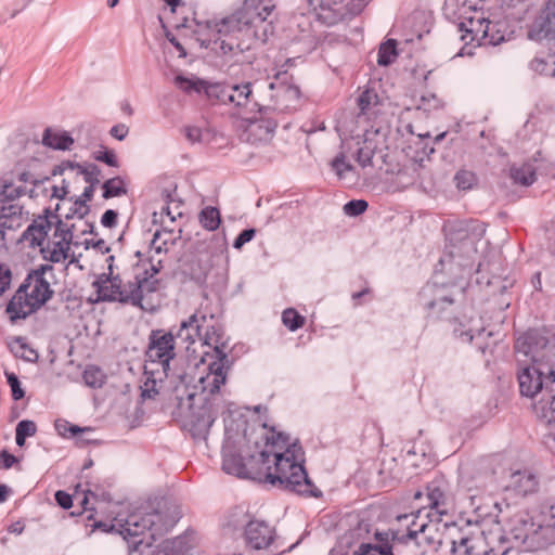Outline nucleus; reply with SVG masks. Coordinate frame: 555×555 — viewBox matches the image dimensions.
I'll return each mask as SVG.
<instances>
[{"instance_id": "58", "label": "nucleus", "mask_w": 555, "mask_h": 555, "mask_svg": "<svg viewBox=\"0 0 555 555\" xmlns=\"http://www.w3.org/2000/svg\"><path fill=\"white\" fill-rule=\"evenodd\" d=\"M256 235V230L254 228H248L243 230L234 240L233 247L235 249H241L245 244L249 243Z\"/></svg>"}, {"instance_id": "31", "label": "nucleus", "mask_w": 555, "mask_h": 555, "mask_svg": "<svg viewBox=\"0 0 555 555\" xmlns=\"http://www.w3.org/2000/svg\"><path fill=\"white\" fill-rule=\"evenodd\" d=\"M204 93L211 102L230 104L231 85L207 82Z\"/></svg>"}, {"instance_id": "8", "label": "nucleus", "mask_w": 555, "mask_h": 555, "mask_svg": "<svg viewBox=\"0 0 555 555\" xmlns=\"http://www.w3.org/2000/svg\"><path fill=\"white\" fill-rule=\"evenodd\" d=\"M427 524H422L418 529L408 528L406 532L398 529L376 530L374 543H361L352 555H399L400 545H406L416 540L418 533L424 532Z\"/></svg>"}, {"instance_id": "1", "label": "nucleus", "mask_w": 555, "mask_h": 555, "mask_svg": "<svg viewBox=\"0 0 555 555\" xmlns=\"http://www.w3.org/2000/svg\"><path fill=\"white\" fill-rule=\"evenodd\" d=\"M275 4L273 0H244L241 11L220 18L197 21L184 17L176 28L192 29L202 48L210 49L223 59V64H253L256 59L254 47L266 43L270 24H264Z\"/></svg>"}, {"instance_id": "29", "label": "nucleus", "mask_w": 555, "mask_h": 555, "mask_svg": "<svg viewBox=\"0 0 555 555\" xmlns=\"http://www.w3.org/2000/svg\"><path fill=\"white\" fill-rule=\"evenodd\" d=\"M79 169V173L83 176V180L89 183L82 192V196L86 198H92L94 193V186L100 182L101 169L95 164H90L87 167L76 164Z\"/></svg>"}, {"instance_id": "50", "label": "nucleus", "mask_w": 555, "mask_h": 555, "mask_svg": "<svg viewBox=\"0 0 555 555\" xmlns=\"http://www.w3.org/2000/svg\"><path fill=\"white\" fill-rule=\"evenodd\" d=\"M15 343L18 345V348L21 350V352H15L17 357H21L23 360L27 362H36L38 360V352L27 345L25 338L16 337Z\"/></svg>"}, {"instance_id": "28", "label": "nucleus", "mask_w": 555, "mask_h": 555, "mask_svg": "<svg viewBox=\"0 0 555 555\" xmlns=\"http://www.w3.org/2000/svg\"><path fill=\"white\" fill-rule=\"evenodd\" d=\"M104 282L107 284L109 283V286L114 292H116V295L119 296L118 302L120 304H130V305H137L140 302V297L138 295L139 285L135 286V293H127L126 288H122V280L119 274L113 275V276H106L104 278Z\"/></svg>"}, {"instance_id": "34", "label": "nucleus", "mask_w": 555, "mask_h": 555, "mask_svg": "<svg viewBox=\"0 0 555 555\" xmlns=\"http://www.w3.org/2000/svg\"><path fill=\"white\" fill-rule=\"evenodd\" d=\"M103 198L108 199L127 194V186L124 178L116 176L107 179L103 184Z\"/></svg>"}, {"instance_id": "5", "label": "nucleus", "mask_w": 555, "mask_h": 555, "mask_svg": "<svg viewBox=\"0 0 555 555\" xmlns=\"http://www.w3.org/2000/svg\"><path fill=\"white\" fill-rule=\"evenodd\" d=\"M517 380L521 396L534 398L541 393L543 414L550 412V402L555 397V361L520 364L518 360Z\"/></svg>"}, {"instance_id": "36", "label": "nucleus", "mask_w": 555, "mask_h": 555, "mask_svg": "<svg viewBox=\"0 0 555 555\" xmlns=\"http://www.w3.org/2000/svg\"><path fill=\"white\" fill-rule=\"evenodd\" d=\"M49 217L52 222L53 220L55 221L54 237H59V242H64L67 243V245H70L73 241L74 224L68 225L57 214L52 212L51 210Z\"/></svg>"}, {"instance_id": "17", "label": "nucleus", "mask_w": 555, "mask_h": 555, "mask_svg": "<svg viewBox=\"0 0 555 555\" xmlns=\"http://www.w3.org/2000/svg\"><path fill=\"white\" fill-rule=\"evenodd\" d=\"M207 321L208 318L206 314L195 312L181 322L179 330L173 335L189 345H192L197 340H202L204 343V333L208 325Z\"/></svg>"}, {"instance_id": "3", "label": "nucleus", "mask_w": 555, "mask_h": 555, "mask_svg": "<svg viewBox=\"0 0 555 555\" xmlns=\"http://www.w3.org/2000/svg\"><path fill=\"white\" fill-rule=\"evenodd\" d=\"M443 14L456 25L461 40L466 43L495 47L505 40L504 33L495 29L496 25L485 15L482 9L467 7L466 0H446Z\"/></svg>"}, {"instance_id": "11", "label": "nucleus", "mask_w": 555, "mask_h": 555, "mask_svg": "<svg viewBox=\"0 0 555 555\" xmlns=\"http://www.w3.org/2000/svg\"><path fill=\"white\" fill-rule=\"evenodd\" d=\"M535 524L526 516H515L509 522L507 532L500 534L498 538L499 545L491 547L485 552V555H509L514 552L513 542L522 544L527 540H531V531Z\"/></svg>"}, {"instance_id": "40", "label": "nucleus", "mask_w": 555, "mask_h": 555, "mask_svg": "<svg viewBox=\"0 0 555 555\" xmlns=\"http://www.w3.org/2000/svg\"><path fill=\"white\" fill-rule=\"evenodd\" d=\"M147 271L143 273V275L137 274L133 281H129L122 288L127 289V293H135V286L139 285L138 295L140 297V302L133 305L137 308H140L143 311H153V308H147L143 305V283H147Z\"/></svg>"}, {"instance_id": "16", "label": "nucleus", "mask_w": 555, "mask_h": 555, "mask_svg": "<svg viewBox=\"0 0 555 555\" xmlns=\"http://www.w3.org/2000/svg\"><path fill=\"white\" fill-rule=\"evenodd\" d=\"M274 529L263 520L251 519L244 531L247 546L254 550L269 547L274 541Z\"/></svg>"}, {"instance_id": "41", "label": "nucleus", "mask_w": 555, "mask_h": 555, "mask_svg": "<svg viewBox=\"0 0 555 555\" xmlns=\"http://www.w3.org/2000/svg\"><path fill=\"white\" fill-rule=\"evenodd\" d=\"M93 286L96 289V301H118L119 296L116 295V292H114L106 282H104V278L99 276V279L93 282Z\"/></svg>"}, {"instance_id": "60", "label": "nucleus", "mask_w": 555, "mask_h": 555, "mask_svg": "<svg viewBox=\"0 0 555 555\" xmlns=\"http://www.w3.org/2000/svg\"><path fill=\"white\" fill-rule=\"evenodd\" d=\"M544 417L547 420L548 437L555 441V396L550 402V412L544 413Z\"/></svg>"}, {"instance_id": "35", "label": "nucleus", "mask_w": 555, "mask_h": 555, "mask_svg": "<svg viewBox=\"0 0 555 555\" xmlns=\"http://www.w3.org/2000/svg\"><path fill=\"white\" fill-rule=\"evenodd\" d=\"M397 55V41L395 39H387L379 46L377 64L379 66H388L395 62Z\"/></svg>"}, {"instance_id": "43", "label": "nucleus", "mask_w": 555, "mask_h": 555, "mask_svg": "<svg viewBox=\"0 0 555 555\" xmlns=\"http://www.w3.org/2000/svg\"><path fill=\"white\" fill-rule=\"evenodd\" d=\"M144 375L146 379L141 386V397L143 400L154 399L158 395L157 383L153 377V371L149 370V364L144 365Z\"/></svg>"}, {"instance_id": "27", "label": "nucleus", "mask_w": 555, "mask_h": 555, "mask_svg": "<svg viewBox=\"0 0 555 555\" xmlns=\"http://www.w3.org/2000/svg\"><path fill=\"white\" fill-rule=\"evenodd\" d=\"M428 507L434 509L439 516L447 515V499L444 491L436 483H428L427 488Z\"/></svg>"}, {"instance_id": "59", "label": "nucleus", "mask_w": 555, "mask_h": 555, "mask_svg": "<svg viewBox=\"0 0 555 555\" xmlns=\"http://www.w3.org/2000/svg\"><path fill=\"white\" fill-rule=\"evenodd\" d=\"M540 519L550 524H555V501H548L542 505Z\"/></svg>"}, {"instance_id": "54", "label": "nucleus", "mask_w": 555, "mask_h": 555, "mask_svg": "<svg viewBox=\"0 0 555 555\" xmlns=\"http://www.w3.org/2000/svg\"><path fill=\"white\" fill-rule=\"evenodd\" d=\"M374 154V150L370 146L360 147L357 151L356 160L362 168L373 166Z\"/></svg>"}, {"instance_id": "37", "label": "nucleus", "mask_w": 555, "mask_h": 555, "mask_svg": "<svg viewBox=\"0 0 555 555\" xmlns=\"http://www.w3.org/2000/svg\"><path fill=\"white\" fill-rule=\"evenodd\" d=\"M82 378L88 387L101 388L106 380V375L99 366L87 365L82 373Z\"/></svg>"}, {"instance_id": "15", "label": "nucleus", "mask_w": 555, "mask_h": 555, "mask_svg": "<svg viewBox=\"0 0 555 555\" xmlns=\"http://www.w3.org/2000/svg\"><path fill=\"white\" fill-rule=\"evenodd\" d=\"M528 38L555 44V0H547L528 29Z\"/></svg>"}, {"instance_id": "10", "label": "nucleus", "mask_w": 555, "mask_h": 555, "mask_svg": "<svg viewBox=\"0 0 555 555\" xmlns=\"http://www.w3.org/2000/svg\"><path fill=\"white\" fill-rule=\"evenodd\" d=\"M514 349L530 362H555V336L546 328L528 330L516 339Z\"/></svg>"}, {"instance_id": "48", "label": "nucleus", "mask_w": 555, "mask_h": 555, "mask_svg": "<svg viewBox=\"0 0 555 555\" xmlns=\"http://www.w3.org/2000/svg\"><path fill=\"white\" fill-rule=\"evenodd\" d=\"M7 383L11 388V395L14 401L22 400L25 397V390L22 388L17 375L13 372H4Z\"/></svg>"}, {"instance_id": "45", "label": "nucleus", "mask_w": 555, "mask_h": 555, "mask_svg": "<svg viewBox=\"0 0 555 555\" xmlns=\"http://www.w3.org/2000/svg\"><path fill=\"white\" fill-rule=\"evenodd\" d=\"M530 68L541 75H551L555 77V57L551 56L550 60L534 57L530 62Z\"/></svg>"}, {"instance_id": "33", "label": "nucleus", "mask_w": 555, "mask_h": 555, "mask_svg": "<svg viewBox=\"0 0 555 555\" xmlns=\"http://www.w3.org/2000/svg\"><path fill=\"white\" fill-rule=\"evenodd\" d=\"M201 225L208 231H216L220 223L221 217L218 208L206 206L198 215Z\"/></svg>"}, {"instance_id": "62", "label": "nucleus", "mask_w": 555, "mask_h": 555, "mask_svg": "<svg viewBox=\"0 0 555 555\" xmlns=\"http://www.w3.org/2000/svg\"><path fill=\"white\" fill-rule=\"evenodd\" d=\"M54 499L63 509H69L73 506V496L64 490H57L54 493Z\"/></svg>"}, {"instance_id": "19", "label": "nucleus", "mask_w": 555, "mask_h": 555, "mask_svg": "<svg viewBox=\"0 0 555 555\" xmlns=\"http://www.w3.org/2000/svg\"><path fill=\"white\" fill-rule=\"evenodd\" d=\"M49 214L50 209L46 208L44 215L35 219L23 232L22 238L29 242L31 247L41 246L44 243L52 227Z\"/></svg>"}, {"instance_id": "13", "label": "nucleus", "mask_w": 555, "mask_h": 555, "mask_svg": "<svg viewBox=\"0 0 555 555\" xmlns=\"http://www.w3.org/2000/svg\"><path fill=\"white\" fill-rule=\"evenodd\" d=\"M216 395L202 389L203 404L197 410H193L189 422L190 433L194 439L205 440L218 416L219 409L215 402L217 400Z\"/></svg>"}, {"instance_id": "52", "label": "nucleus", "mask_w": 555, "mask_h": 555, "mask_svg": "<svg viewBox=\"0 0 555 555\" xmlns=\"http://www.w3.org/2000/svg\"><path fill=\"white\" fill-rule=\"evenodd\" d=\"M91 199L92 198L83 197L82 194L76 197L74 202V207H72L69 212L65 215V218L70 219L77 215L80 219H82L89 211V206L87 205V202Z\"/></svg>"}, {"instance_id": "42", "label": "nucleus", "mask_w": 555, "mask_h": 555, "mask_svg": "<svg viewBox=\"0 0 555 555\" xmlns=\"http://www.w3.org/2000/svg\"><path fill=\"white\" fill-rule=\"evenodd\" d=\"M282 322L291 332H295L304 326L305 318L294 308H287L282 312Z\"/></svg>"}, {"instance_id": "56", "label": "nucleus", "mask_w": 555, "mask_h": 555, "mask_svg": "<svg viewBox=\"0 0 555 555\" xmlns=\"http://www.w3.org/2000/svg\"><path fill=\"white\" fill-rule=\"evenodd\" d=\"M472 540L467 537H462L460 542L452 541L451 552L454 554L470 555L473 546Z\"/></svg>"}, {"instance_id": "51", "label": "nucleus", "mask_w": 555, "mask_h": 555, "mask_svg": "<svg viewBox=\"0 0 555 555\" xmlns=\"http://www.w3.org/2000/svg\"><path fill=\"white\" fill-rule=\"evenodd\" d=\"M93 158L96 162L104 163L105 165H107L109 167L116 168L119 166V163H118L115 152L113 150H108L104 146H101V150L95 151L93 153Z\"/></svg>"}, {"instance_id": "24", "label": "nucleus", "mask_w": 555, "mask_h": 555, "mask_svg": "<svg viewBox=\"0 0 555 555\" xmlns=\"http://www.w3.org/2000/svg\"><path fill=\"white\" fill-rule=\"evenodd\" d=\"M531 544L537 548H546L555 544V524L539 520L531 531Z\"/></svg>"}, {"instance_id": "64", "label": "nucleus", "mask_w": 555, "mask_h": 555, "mask_svg": "<svg viewBox=\"0 0 555 555\" xmlns=\"http://www.w3.org/2000/svg\"><path fill=\"white\" fill-rule=\"evenodd\" d=\"M375 96L376 95L373 92L369 91V90L363 91L359 95L357 101H358V106H359L361 113H365L370 108L371 103H372V99L375 98Z\"/></svg>"}, {"instance_id": "53", "label": "nucleus", "mask_w": 555, "mask_h": 555, "mask_svg": "<svg viewBox=\"0 0 555 555\" xmlns=\"http://www.w3.org/2000/svg\"><path fill=\"white\" fill-rule=\"evenodd\" d=\"M453 334L463 343H472L475 338L472 326H468L462 322L455 323L453 327Z\"/></svg>"}, {"instance_id": "38", "label": "nucleus", "mask_w": 555, "mask_h": 555, "mask_svg": "<svg viewBox=\"0 0 555 555\" xmlns=\"http://www.w3.org/2000/svg\"><path fill=\"white\" fill-rule=\"evenodd\" d=\"M175 81H176L177 87L186 93L205 92V88H206V83H207L206 80H203L199 78H188L182 75H178L176 77Z\"/></svg>"}, {"instance_id": "14", "label": "nucleus", "mask_w": 555, "mask_h": 555, "mask_svg": "<svg viewBox=\"0 0 555 555\" xmlns=\"http://www.w3.org/2000/svg\"><path fill=\"white\" fill-rule=\"evenodd\" d=\"M418 299L428 317L436 319L448 318L447 310L454 304L453 298L446 295L442 287L430 283L421 289Z\"/></svg>"}, {"instance_id": "12", "label": "nucleus", "mask_w": 555, "mask_h": 555, "mask_svg": "<svg viewBox=\"0 0 555 555\" xmlns=\"http://www.w3.org/2000/svg\"><path fill=\"white\" fill-rule=\"evenodd\" d=\"M175 335L160 330L152 331L149 338L147 350L145 351L146 364L157 363L166 374L170 367V361L175 358Z\"/></svg>"}, {"instance_id": "21", "label": "nucleus", "mask_w": 555, "mask_h": 555, "mask_svg": "<svg viewBox=\"0 0 555 555\" xmlns=\"http://www.w3.org/2000/svg\"><path fill=\"white\" fill-rule=\"evenodd\" d=\"M253 516L245 505H236L230 508L223 516L222 526L230 530H244L251 521Z\"/></svg>"}, {"instance_id": "18", "label": "nucleus", "mask_w": 555, "mask_h": 555, "mask_svg": "<svg viewBox=\"0 0 555 555\" xmlns=\"http://www.w3.org/2000/svg\"><path fill=\"white\" fill-rule=\"evenodd\" d=\"M10 188H12V182L4 180L0 191V220L13 224V219L20 218L22 215V207L13 202L25 194V188L17 186L14 189V193H9Z\"/></svg>"}, {"instance_id": "57", "label": "nucleus", "mask_w": 555, "mask_h": 555, "mask_svg": "<svg viewBox=\"0 0 555 555\" xmlns=\"http://www.w3.org/2000/svg\"><path fill=\"white\" fill-rule=\"evenodd\" d=\"M12 282V271L9 266L0 263V296L10 288Z\"/></svg>"}, {"instance_id": "32", "label": "nucleus", "mask_w": 555, "mask_h": 555, "mask_svg": "<svg viewBox=\"0 0 555 555\" xmlns=\"http://www.w3.org/2000/svg\"><path fill=\"white\" fill-rule=\"evenodd\" d=\"M514 478V487L516 488L518 493L524 495L532 493L537 490L538 481L534 475L531 473H520L517 472L513 475Z\"/></svg>"}, {"instance_id": "22", "label": "nucleus", "mask_w": 555, "mask_h": 555, "mask_svg": "<svg viewBox=\"0 0 555 555\" xmlns=\"http://www.w3.org/2000/svg\"><path fill=\"white\" fill-rule=\"evenodd\" d=\"M270 89H278L276 96L283 103V109L296 111L300 106L301 92L299 87L291 83H280L276 86L274 82L269 85Z\"/></svg>"}, {"instance_id": "39", "label": "nucleus", "mask_w": 555, "mask_h": 555, "mask_svg": "<svg viewBox=\"0 0 555 555\" xmlns=\"http://www.w3.org/2000/svg\"><path fill=\"white\" fill-rule=\"evenodd\" d=\"M453 181L460 191H469L478 183L476 173L472 170L460 169L455 172Z\"/></svg>"}, {"instance_id": "49", "label": "nucleus", "mask_w": 555, "mask_h": 555, "mask_svg": "<svg viewBox=\"0 0 555 555\" xmlns=\"http://www.w3.org/2000/svg\"><path fill=\"white\" fill-rule=\"evenodd\" d=\"M369 203L365 199H351L347 202L343 210L346 216L358 217L366 211Z\"/></svg>"}, {"instance_id": "9", "label": "nucleus", "mask_w": 555, "mask_h": 555, "mask_svg": "<svg viewBox=\"0 0 555 555\" xmlns=\"http://www.w3.org/2000/svg\"><path fill=\"white\" fill-rule=\"evenodd\" d=\"M173 525L175 520L169 519L166 514L156 509L147 513H132L122 525L121 534L127 539L128 537L138 538L149 532L150 540L146 541V545H150L171 529Z\"/></svg>"}, {"instance_id": "4", "label": "nucleus", "mask_w": 555, "mask_h": 555, "mask_svg": "<svg viewBox=\"0 0 555 555\" xmlns=\"http://www.w3.org/2000/svg\"><path fill=\"white\" fill-rule=\"evenodd\" d=\"M54 295L47 278L30 276L27 273L15 294L9 300L5 312L12 323L25 320L37 312Z\"/></svg>"}, {"instance_id": "30", "label": "nucleus", "mask_w": 555, "mask_h": 555, "mask_svg": "<svg viewBox=\"0 0 555 555\" xmlns=\"http://www.w3.org/2000/svg\"><path fill=\"white\" fill-rule=\"evenodd\" d=\"M509 176L515 183L524 186H530L537 180V172L531 164H522L519 167H511Z\"/></svg>"}, {"instance_id": "23", "label": "nucleus", "mask_w": 555, "mask_h": 555, "mask_svg": "<svg viewBox=\"0 0 555 555\" xmlns=\"http://www.w3.org/2000/svg\"><path fill=\"white\" fill-rule=\"evenodd\" d=\"M450 227V242L453 241L452 235L455 234V240L463 241V246H466L469 251H475L472 247V244L465 242L469 232H478V234H483L486 229L483 224L479 223L477 220H462L453 222Z\"/></svg>"}, {"instance_id": "44", "label": "nucleus", "mask_w": 555, "mask_h": 555, "mask_svg": "<svg viewBox=\"0 0 555 555\" xmlns=\"http://www.w3.org/2000/svg\"><path fill=\"white\" fill-rule=\"evenodd\" d=\"M54 427H55V430L57 431V434L62 437H67L68 434H69V436H76L80 433L91 430L90 427H80L78 425H74V424L69 423L66 420H56Z\"/></svg>"}, {"instance_id": "6", "label": "nucleus", "mask_w": 555, "mask_h": 555, "mask_svg": "<svg viewBox=\"0 0 555 555\" xmlns=\"http://www.w3.org/2000/svg\"><path fill=\"white\" fill-rule=\"evenodd\" d=\"M230 104L238 109L237 113L249 122L251 130L261 131V139L274 133L278 127V120L273 117L275 108L262 107L253 99L251 82L231 85Z\"/></svg>"}, {"instance_id": "20", "label": "nucleus", "mask_w": 555, "mask_h": 555, "mask_svg": "<svg viewBox=\"0 0 555 555\" xmlns=\"http://www.w3.org/2000/svg\"><path fill=\"white\" fill-rule=\"evenodd\" d=\"M222 470L238 478H249L244 457L229 447L222 448Z\"/></svg>"}, {"instance_id": "55", "label": "nucleus", "mask_w": 555, "mask_h": 555, "mask_svg": "<svg viewBox=\"0 0 555 555\" xmlns=\"http://www.w3.org/2000/svg\"><path fill=\"white\" fill-rule=\"evenodd\" d=\"M15 431L27 439L36 435L37 425L30 420H22L17 423Z\"/></svg>"}, {"instance_id": "2", "label": "nucleus", "mask_w": 555, "mask_h": 555, "mask_svg": "<svg viewBox=\"0 0 555 555\" xmlns=\"http://www.w3.org/2000/svg\"><path fill=\"white\" fill-rule=\"evenodd\" d=\"M271 437H267V447L271 450L260 452V463L266 466L261 481L274 488L289 491L306 498L320 499L323 492L309 478L305 467V452L298 440L289 443L285 433L271 427Z\"/></svg>"}, {"instance_id": "63", "label": "nucleus", "mask_w": 555, "mask_h": 555, "mask_svg": "<svg viewBox=\"0 0 555 555\" xmlns=\"http://www.w3.org/2000/svg\"><path fill=\"white\" fill-rule=\"evenodd\" d=\"M118 212L114 209H107L101 217V224L104 228H114L117 224Z\"/></svg>"}, {"instance_id": "26", "label": "nucleus", "mask_w": 555, "mask_h": 555, "mask_svg": "<svg viewBox=\"0 0 555 555\" xmlns=\"http://www.w3.org/2000/svg\"><path fill=\"white\" fill-rule=\"evenodd\" d=\"M190 550L191 545L188 542V538L184 535L164 540L156 547L157 555H188Z\"/></svg>"}, {"instance_id": "47", "label": "nucleus", "mask_w": 555, "mask_h": 555, "mask_svg": "<svg viewBox=\"0 0 555 555\" xmlns=\"http://www.w3.org/2000/svg\"><path fill=\"white\" fill-rule=\"evenodd\" d=\"M331 168L339 179H344L347 172L354 169L353 166L346 160L344 153H339L334 157L331 162Z\"/></svg>"}, {"instance_id": "61", "label": "nucleus", "mask_w": 555, "mask_h": 555, "mask_svg": "<svg viewBox=\"0 0 555 555\" xmlns=\"http://www.w3.org/2000/svg\"><path fill=\"white\" fill-rule=\"evenodd\" d=\"M49 180H50L49 178H44L43 180H31V173L28 171H23L18 175V181L24 182V183L31 182L34 184V188L30 189L29 193H28L29 197H31V198L37 196L36 188L40 186L44 182H48Z\"/></svg>"}, {"instance_id": "46", "label": "nucleus", "mask_w": 555, "mask_h": 555, "mask_svg": "<svg viewBox=\"0 0 555 555\" xmlns=\"http://www.w3.org/2000/svg\"><path fill=\"white\" fill-rule=\"evenodd\" d=\"M51 245V253L48 256V261L52 263H60L62 261H65L68 257V250L69 245L64 242H52Z\"/></svg>"}, {"instance_id": "25", "label": "nucleus", "mask_w": 555, "mask_h": 555, "mask_svg": "<svg viewBox=\"0 0 555 555\" xmlns=\"http://www.w3.org/2000/svg\"><path fill=\"white\" fill-rule=\"evenodd\" d=\"M42 144L53 150L68 151L74 144V139L67 131L53 132L51 128H46Z\"/></svg>"}, {"instance_id": "7", "label": "nucleus", "mask_w": 555, "mask_h": 555, "mask_svg": "<svg viewBox=\"0 0 555 555\" xmlns=\"http://www.w3.org/2000/svg\"><path fill=\"white\" fill-rule=\"evenodd\" d=\"M204 345L214 347L216 361L209 364V373L199 378L201 388L211 395L219 393L221 386L225 383L227 371L232 364L225 351L228 338L221 327L207 325L204 333Z\"/></svg>"}]
</instances>
